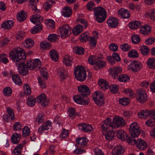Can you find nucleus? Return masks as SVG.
<instances>
[{
	"label": "nucleus",
	"mask_w": 155,
	"mask_h": 155,
	"mask_svg": "<svg viewBox=\"0 0 155 155\" xmlns=\"http://www.w3.org/2000/svg\"><path fill=\"white\" fill-rule=\"evenodd\" d=\"M140 32L144 35H147L150 34L151 31V27L148 25L142 26L140 29Z\"/></svg>",
	"instance_id": "obj_21"
},
{
	"label": "nucleus",
	"mask_w": 155,
	"mask_h": 155,
	"mask_svg": "<svg viewBox=\"0 0 155 155\" xmlns=\"http://www.w3.org/2000/svg\"><path fill=\"white\" fill-rule=\"evenodd\" d=\"M67 113L69 116H75L79 115V114L76 112L75 109L72 107H70L68 109Z\"/></svg>",
	"instance_id": "obj_41"
},
{
	"label": "nucleus",
	"mask_w": 155,
	"mask_h": 155,
	"mask_svg": "<svg viewBox=\"0 0 155 155\" xmlns=\"http://www.w3.org/2000/svg\"><path fill=\"white\" fill-rule=\"evenodd\" d=\"M120 48L123 51L127 52L131 49V46L128 44L124 43L120 45Z\"/></svg>",
	"instance_id": "obj_46"
},
{
	"label": "nucleus",
	"mask_w": 155,
	"mask_h": 155,
	"mask_svg": "<svg viewBox=\"0 0 155 155\" xmlns=\"http://www.w3.org/2000/svg\"><path fill=\"white\" fill-rule=\"evenodd\" d=\"M78 90L80 94L84 96L90 94V91L89 88L85 85H81L78 87Z\"/></svg>",
	"instance_id": "obj_15"
},
{
	"label": "nucleus",
	"mask_w": 155,
	"mask_h": 155,
	"mask_svg": "<svg viewBox=\"0 0 155 155\" xmlns=\"http://www.w3.org/2000/svg\"><path fill=\"white\" fill-rule=\"evenodd\" d=\"M116 134L117 138L120 140L124 141L126 139L127 135L124 130L119 129L117 131Z\"/></svg>",
	"instance_id": "obj_31"
},
{
	"label": "nucleus",
	"mask_w": 155,
	"mask_h": 155,
	"mask_svg": "<svg viewBox=\"0 0 155 155\" xmlns=\"http://www.w3.org/2000/svg\"><path fill=\"white\" fill-rule=\"evenodd\" d=\"M21 139V135L17 133H13L11 137V142L14 144H17L19 143Z\"/></svg>",
	"instance_id": "obj_28"
},
{
	"label": "nucleus",
	"mask_w": 155,
	"mask_h": 155,
	"mask_svg": "<svg viewBox=\"0 0 155 155\" xmlns=\"http://www.w3.org/2000/svg\"><path fill=\"white\" fill-rule=\"evenodd\" d=\"M138 115L140 116H148L151 115L155 116V110H142L138 113Z\"/></svg>",
	"instance_id": "obj_19"
},
{
	"label": "nucleus",
	"mask_w": 155,
	"mask_h": 155,
	"mask_svg": "<svg viewBox=\"0 0 155 155\" xmlns=\"http://www.w3.org/2000/svg\"><path fill=\"white\" fill-rule=\"evenodd\" d=\"M0 62L6 64L8 62V60L6 54H2L0 55Z\"/></svg>",
	"instance_id": "obj_60"
},
{
	"label": "nucleus",
	"mask_w": 155,
	"mask_h": 155,
	"mask_svg": "<svg viewBox=\"0 0 155 155\" xmlns=\"http://www.w3.org/2000/svg\"><path fill=\"white\" fill-rule=\"evenodd\" d=\"M108 25L112 28L116 27L118 24V21L115 17H110L107 21Z\"/></svg>",
	"instance_id": "obj_23"
},
{
	"label": "nucleus",
	"mask_w": 155,
	"mask_h": 155,
	"mask_svg": "<svg viewBox=\"0 0 155 155\" xmlns=\"http://www.w3.org/2000/svg\"><path fill=\"white\" fill-rule=\"evenodd\" d=\"M121 68L119 66L111 67L109 71L110 75L114 78H116L118 74L121 72Z\"/></svg>",
	"instance_id": "obj_16"
},
{
	"label": "nucleus",
	"mask_w": 155,
	"mask_h": 155,
	"mask_svg": "<svg viewBox=\"0 0 155 155\" xmlns=\"http://www.w3.org/2000/svg\"><path fill=\"white\" fill-rule=\"evenodd\" d=\"M36 102L40 103L42 106L45 107L49 103V100L47 98V96L44 94H40L36 98Z\"/></svg>",
	"instance_id": "obj_11"
},
{
	"label": "nucleus",
	"mask_w": 155,
	"mask_h": 155,
	"mask_svg": "<svg viewBox=\"0 0 155 155\" xmlns=\"http://www.w3.org/2000/svg\"><path fill=\"white\" fill-rule=\"evenodd\" d=\"M60 33L62 38H65L69 35L71 32V28L68 25H63L59 28Z\"/></svg>",
	"instance_id": "obj_9"
},
{
	"label": "nucleus",
	"mask_w": 155,
	"mask_h": 155,
	"mask_svg": "<svg viewBox=\"0 0 155 155\" xmlns=\"http://www.w3.org/2000/svg\"><path fill=\"white\" fill-rule=\"evenodd\" d=\"M124 151L123 147L120 145L117 146L112 153L113 155H122Z\"/></svg>",
	"instance_id": "obj_25"
},
{
	"label": "nucleus",
	"mask_w": 155,
	"mask_h": 155,
	"mask_svg": "<svg viewBox=\"0 0 155 155\" xmlns=\"http://www.w3.org/2000/svg\"><path fill=\"white\" fill-rule=\"evenodd\" d=\"M72 58L70 55H65L63 59V62L66 66H70L72 65Z\"/></svg>",
	"instance_id": "obj_30"
},
{
	"label": "nucleus",
	"mask_w": 155,
	"mask_h": 155,
	"mask_svg": "<svg viewBox=\"0 0 155 155\" xmlns=\"http://www.w3.org/2000/svg\"><path fill=\"white\" fill-rule=\"evenodd\" d=\"M27 16V14L25 11H21L18 12L17 15V19L19 21H22L26 19Z\"/></svg>",
	"instance_id": "obj_29"
},
{
	"label": "nucleus",
	"mask_w": 155,
	"mask_h": 155,
	"mask_svg": "<svg viewBox=\"0 0 155 155\" xmlns=\"http://www.w3.org/2000/svg\"><path fill=\"white\" fill-rule=\"evenodd\" d=\"M147 67L150 68H155V58L153 57L149 58L147 60Z\"/></svg>",
	"instance_id": "obj_37"
},
{
	"label": "nucleus",
	"mask_w": 155,
	"mask_h": 155,
	"mask_svg": "<svg viewBox=\"0 0 155 155\" xmlns=\"http://www.w3.org/2000/svg\"><path fill=\"white\" fill-rule=\"evenodd\" d=\"M73 52L78 54H82L84 52V48L81 47L75 46L73 48Z\"/></svg>",
	"instance_id": "obj_49"
},
{
	"label": "nucleus",
	"mask_w": 155,
	"mask_h": 155,
	"mask_svg": "<svg viewBox=\"0 0 155 155\" xmlns=\"http://www.w3.org/2000/svg\"><path fill=\"white\" fill-rule=\"evenodd\" d=\"M84 96L81 94L76 95L73 97V100L78 104L81 105L87 104L89 102V99L84 97Z\"/></svg>",
	"instance_id": "obj_8"
},
{
	"label": "nucleus",
	"mask_w": 155,
	"mask_h": 155,
	"mask_svg": "<svg viewBox=\"0 0 155 155\" xmlns=\"http://www.w3.org/2000/svg\"><path fill=\"white\" fill-rule=\"evenodd\" d=\"M142 64L139 61H134L128 66V69L134 72H136L140 70L142 68Z\"/></svg>",
	"instance_id": "obj_10"
},
{
	"label": "nucleus",
	"mask_w": 155,
	"mask_h": 155,
	"mask_svg": "<svg viewBox=\"0 0 155 155\" xmlns=\"http://www.w3.org/2000/svg\"><path fill=\"white\" fill-rule=\"evenodd\" d=\"M93 99L95 103L98 105H101L104 103V94L100 91H96L93 94Z\"/></svg>",
	"instance_id": "obj_5"
},
{
	"label": "nucleus",
	"mask_w": 155,
	"mask_h": 155,
	"mask_svg": "<svg viewBox=\"0 0 155 155\" xmlns=\"http://www.w3.org/2000/svg\"><path fill=\"white\" fill-rule=\"evenodd\" d=\"M13 25V22L12 20H8L2 24V27L4 29H8L11 28Z\"/></svg>",
	"instance_id": "obj_38"
},
{
	"label": "nucleus",
	"mask_w": 155,
	"mask_h": 155,
	"mask_svg": "<svg viewBox=\"0 0 155 155\" xmlns=\"http://www.w3.org/2000/svg\"><path fill=\"white\" fill-rule=\"evenodd\" d=\"M34 42L33 40L30 38L26 39L23 43V45L26 48H31L34 45Z\"/></svg>",
	"instance_id": "obj_35"
},
{
	"label": "nucleus",
	"mask_w": 155,
	"mask_h": 155,
	"mask_svg": "<svg viewBox=\"0 0 155 155\" xmlns=\"http://www.w3.org/2000/svg\"><path fill=\"white\" fill-rule=\"evenodd\" d=\"M147 144L141 138L137 140V147L138 149L141 150H144L147 148Z\"/></svg>",
	"instance_id": "obj_22"
},
{
	"label": "nucleus",
	"mask_w": 155,
	"mask_h": 155,
	"mask_svg": "<svg viewBox=\"0 0 155 155\" xmlns=\"http://www.w3.org/2000/svg\"><path fill=\"white\" fill-rule=\"evenodd\" d=\"M36 98H34L32 96H30L28 97L27 100V104L31 107L33 106L35 104Z\"/></svg>",
	"instance_id": "obj_43"
},
{
	"label": "nucleus",
	"mask_w": 155,
	"mask_h": 155,
	"mask_svg": "<svg viewBox=\"0 0 155 155\" xmlns=\"http://www.w3.org/2000/svg\"><path fill=\"white\" fill-rule=\"evenodd\" d=\"M10 74L12 77L13 82L19 86L22 85V81L18 74H14L12 71H10Z\"/></svg>",
	"instance_id": "obj_20"
},
{
	"label": "nucleus",
	"mask_w": 155,
	"mask_h": 155,
	"mask_svg": "<svg viewBox=\"0 0 155 155\" xmlns=\"http://www.w3.org/2000/svg\"><path fill=\"white\" fill-rule=\"evenodd\" d=\"M147 98V95L145 91L142 89L140 90L137 96V101L140 103H143L145 102Z\"/></svg>",
	"instance_id": "obj_13"
},
{
	"label": "nucleus",
	"mask_w": 155,
	"mask_h": 155,
	"mask_svg": "<svg viewBox=\"0 0 155 155\" xmlns=\"http://www.w3.org/2000/svg\"><path fill=\"white\" fill-rule=\"evenodd\" d=\"M141 25V23L137 21H133L130 22L129 24V28L131 29H136L139 28Z\"/></svg>",
	"instance_id": "obj_36"
},
{
	"label": "nucleus",
	"mask_w": 155,
	"mask_h": 155,
	"mask_svg": "<svg viewBox=\"0 0 155 155\" xmlns=\"http://www.w3.org/2000/svg\"><path fill=\"white\" fill-rule=\"evenodd\" d=\"M145 125L148 127H153L155 125V117H153L147 120Z\"/></svg>",
	"instance_id": "obj_52"
},
{
	"label": "nucleus",
	"mask_w": 155,
	"mask_h": 155,
	"mask_svg": "<svg viewBox=\"0 0 155 155\" xmlns=\"http://www.w3.org/2000/svg\"><path fill=\"white\" fill-rule=\"evenodd\" d=\"M28 67H26L24 63L21 62L18 67L19 73L22 75H25L28 73Z\"/></svg>",
	"instance_id": "obj_18"
},
{
	"label": "nucleus",
	"mask_w": 155,
	"mask_h": 155,
	"mask_svg": "<svg viewBox=\"0 0 155 155\" xmlns=\"http://www.w3.org/2000/svg\"><path fill=\"white\" fill-rule=\"evenodd\" d=\"M34 13L35 14L30 18L31 21L34 24L41 23L43 21V17L40 15V11L36 7H35L33 8Z\"/></svg>",
	"instance_id": "obj_4"
},
{
	"label": "nucleus",
	"mask_w": 155,
	"mask_h": 155,
	"mask_svg": "<svg viewBox=\"0 0 155 155\" xmlns=\"http://www.w3.org/2000/svg\"><path fill=\"white\" fill-rule=\"evenodd\" d=\"M113 123L117 127H124L126 124L125 120L121 117H114L113 119Z\"/></svg>",
	"instance_id": "obj_12"
},
{
	"label": "nucleus",
	"mask_w": 155,
	"mask_h": 155,
	"mask_svg": "<svg viewBox=\"0 0 155 155\" xmlns=\"http://www.w3.org/2000/svg\"><path fill=\"white\" fill-rule=\"evenodd\" d=\"M111 119L108 117L104 120L103 124L101 126V129L102 130L106 131L107 129L111 127L113 128L115 127L111 123Z\"/></svg>",
	"instance_id": "obj_14"
},
{
	"label": "nucleus",
	"mask_w": 155,
	"mask_h": 155,
	"mask_svg": "<svg viewBox=\"0 0 155 155\" xmlns=\"http://www.w3.org/2000/svg\"><path fill=\"white\" fill-rule=\"evenodd\" d=\"M106 65V63L103 60L97 61L95 65L94 66V68L96 70H97L103 68Z\"/></svg>",
	"instance_id": "obj_32"
},
{
	"label": "nucleus",
	"mask_w": 155,
	"mask_h": 155,
	"mask_svg": "<svg viewBox=\"0 0 155 155\" xmlns=\"http://www.w3.org/2000/svg\"><path fill=\"white\" fill-rule=\"evenodd\" d=\"M99 86L103 90H106L109 87V84L106 80L101 79L98 81Z\"/></svg>",
	"instance_id": "obj_27"
},
{
	"label": "nucleus",
	"mask_w": 155,
	"mask_h": 155,
	"mask_svg": "<svg viewBox=\"0 0 155 155\" xmlns=\"http://www.w3.org/2000/svg\"><path fill=\"white\" fill-rule=\"evenodd\" d=\"M46 23L47 28L50 29H52L55 27L54 21L52 19H49L47 20L46 21Z\"/></svg>",
	"instance_id": "obj_48"
},
{
	"label": "nucleus",
	"mask_w": 155,
	"mask_h": 155,
	"mask_svg": "<svg viewBox=\"0 0 155 155\" xmlns=\"http://www.w3.org/2000/svg\"><path fill=\"white\" fill-rule=\"evenodd\" d=\"M74 75L77 80L80 81H84L87 74L84 68L81 65L76 66L74 69Z\"/></svg>",
	"instance_id": "obj_2"
},
{
	"label": "nucleus",
	"mask_w": 155,
	"mask_h": 155,
	"mask_svg": "<svg viewBox=\"0 0 155 155\" xmlns=\"http://www.w3.org/2000/svg\"><path fill=\"white\" fill-rule=\"evenodd\" d=\"M54 4V2L53 0H50L46 2L43 5L44 9L46 10H48Z\"/></svg>",
	"instance_id": "obj_47"
},
{
	"label": "nucleus",
	"mask_w": 155,
	"mask_h": 155,
	"mask_svg": "<svg viewBox=\"0 0 155 155\" xmlns=\"http://www.w3.org/2000/svg\"><path fill=\"white\" fill-rule=\"evenodd\" d=\"M129 131L132 137H136L140 134L141 130L137 123L134 122L130 125Z\"/></svg>",
	"instance_id": "obj_7"
},
{
	"label": "nucleus",
	"mask_w": 155,
	"mask_h": 155,
	"mask_svg": "<svg viewBox=\"0 0 155 155\" xmlns=\"http://www.w3.org/2000/svg\"><path fill=\"white\" fill-rule=\"evenodd\" d=\"M40 72L43 78L46 79L48 78V73L46 68L41 67L40 69Z\"/></svg>",
	"instance_id": "obj_58"
},
{
	"label": "nucleus",
	"mask_w": 155,
	"mask_h": 155,
	"mask_svg": "<svg viewBox=\"0 0 155 155\" xmlns=\"http://www.w3.org/2000/svg\"><path fill=\"white\" fill-rule=\"evenodd\" d=\"M88 40L90 46L91 48H94L96 45L97 39L94 37H90Z\"/></svg>",
	"instance_id": "obj_51"
},
{
	"label": "nucleus",
	"mask_w": 155,
	"mask_h": 155,
	"mask_svg": "<svg viewBox=\"0 0 155 155\" xmlns=\"http://www.w3.org/2000/svg\"><path fill=\"white\" fill-rule=\"evenodd\" d=\"M117 80L120 82H126L130 80V78L126 75L122 74L119 76Z\"/></svg>",
	"instance_id": "obj_45"
},
{
	"label": "nucleus",
	"mask_w": 155,
	"mask_h": 155,
	"mask_svg": "<svg viewBox=\"0 0 155 155\" xmlns=\"http://www.w3.org/2000/svg\"><path fill=\"white\" fill-rule=\"evenodd\" d=\"M24 94L26 95H28L30 94L31 91L30 86L27 84H25L24 86Z\"/></svg>",
	"instance_id": "obj_59"
},
{
	"label": "nucleus",
	"mask_w": 155,
	"mask_h": 155,
	"mask_svg": "<svg viewBox=\"0 0 155 155\" xmlns=\"http://www.w3.org/2000/svg\"><path fill=\"white\" fill-rule=\"evenodd\" d=\"M48 38L49 41L52 42H54L58 40V36L56 34H52L49 35Z\"/></svg>",
	"instance_id": "obj_50"
},
{
	"label": "nucleus",
	"mask_w": 155,
	"mask_h": 155,
	"mask_svg": "<svg viewBox=\"0 0 155 155\" xmlns=\"http://www.w3.org/2000/svg\"><path fill=\"white\" fill-rule=\"evenodd\" d=\"M84 27L81 25H78L75 26L74 28L73 32V34L76 35H78L83 30Z\"/></svg>",
	"instance_id": "obj_34"
},
{
	"label": "nucleus",
	"mask_w": 155,
	"mask_h": 155,
	"mask_svg": "<svg viewBox=\"0 0 155 155\" xmlns=\"http://www.w3.org/2000/svg\"><path fill=\"white\" fill-rule=\"evenodd\" d=\"M24 147L23 144H18L14 149L13 153L14 155H20L22 148Z\"/></svg>",
	"instance_id": "obj_33"
},
{
	"label": "nucleus",
	"mask_w": 155,
	"mask_h": 155,
	"mask_svg": "<svg viewBox=\"0 0 155 155\" xmlns=\"http://www.w3.org/2000/svg\"><path fill=\"white\" fill-rule=\"evenodd\" d=\"M12 89L9 87H6L3 90V93L6 96H10L12 94Z\"/></svg>",
	"instance_id": "obj_61"
},
{
	"label": "nucleus",
	"mask_w": 155,
	"mask_h": 155,
	"mask_svg": "<svg viewBox=\"0 0 155 155\" xmlns=\"http://www.w3.org/2000/svg\"><path fill=\"white\" fill-rule=\"evenodd\" d=\"M94 14L96 20L99 23L104 22L107 17L106 11L101 7H97L95 9Z\"/></svg>",
	"instance_id": "obj_3"
},
{
	"label": "nucleus",
	"mask_w": 155,
	"mask_h": 155,
	"mask_svg": "<svg viewBox=\"0 0 155 155\" xmlns=\"http://www.w3.org/2000/svg\"><path fill=\"white\" fill-rule=\"evenodd\" d=\"M72 10L70 7H65L63 8L62 15L66 18L70 17L72 14Z\"/></svg>",
	"instance_id": "obj_26"
},
{
	"label": "nucleus",
	"mask_w": 155,
	"mask_h": 155,
	"mask_svg": "<svg viewBox=\"0 0 155 155\" xmlns=\"http://www.w3.org/2000/svg\"><path fill=\"white\" fill-rule=\"evenodd\" d=\"M118 16L124 19L128 18L130 16V11L127 9L122 8L118 10Z\"/></svg>",
	"instance_id": "obj_17"
},
{
	"label": "nucleus",
	"mask_w": 155,
	"mask_h": 155,
	"mask_svg": "<svg viewBox=\"0 0 155 155\" xmlns=\"http://www.w3.org/2000/svg\"><path fill=\"white\" fill-rule=\"evenodd\" d=\"M114 135V132L111 131H108L105 134V138L107 140L110 141L113 139Z\"/></svg>",
	"instance_id": "obj_55"
},
{
	"label": "nucleus",
	"mask_w": 155,
	"mask_h": 155,
	"mask_svg": "<svg viewBox=\"0 0 155 155\" xmlns=\"http://www.w3.org/2000/svg\"><path fill=\"white\" fill-rule=\"evenodd\" d=\"M68 134L69 131L68 130L63 129L60 135L59 138H60L61 140H63L68 136Z\"/></svg>",
	"instance_id": "obj_56"
},
{
	"label": "nucleus",
	"mask_w": 155,
	"mask_h": 155,
	"mask_svg": "<svg viewBox=\"0 0 155 155\" xmlns=\"http://www.w3.org/2000/svg\"><path fill=\"white\" fill-rule=\"evenodd\" d=\"M82 127L83 130L85 132L90 133L93 130V128L91 125L84 124L82 125Z\"/></svg>",
	"instance_id": "obj_39"
},
{
	"label": "nucleus",
	"mask_w": 155,
	"mask_h": 155,
	"mask_svg": "<svg viewBox=\"0 0 155 155\" xmlns=\"http://www.w3.org/2000/svg\"><path fill=\"white\" fill-rule=\"evenodd\" d=\"M128 8L132 10H136L137 11H139L140 9L141 6L139 5H135L133 3H130L128 5Z\"/></svg>",
	"instance_id": "obj_62"
},
{
	"label": "nucleus",
	"mask_w": 155,
	"mask_h": 155,
	"mask_svg": "<svg viewBox=\"0 0 155 155\" xmlns=\"http://www.w3.org/2000/svg\"><path fill=\"white\" fill-rule=\"evenodd\" d=\"M132 41L134 44L139 43L140 40L139 36L137 34H134L131 38Z\"/></svg>",
	"instance_id": "obj_64"
},
{
	"label": "nucleus",
	"mask_w": 155,
	"mask_h": 155,
	"mask_svg": "<svg viewBox=\"0 0 155 155\" xmlns=\"http://www.w3.org/2000/svg\"><path fill=\"white\" fill-rule=\"evenodd\" d=\"M97 58L95 55H90L88 58V61L89 63L91 65H95L97 61Z\"/></svg>",
	"instance_id": "obj_53"
},
{
	"label": "nucleus",
	"mask_w": 155,
	"mask_h": 155,
	"mask_svg": "<svg viewBox=\"0 0 155 155\" xmlns=\"http://www.w3.org/2000/svg\"><path fill=\"white\" fill-rule=\"evenodd\" d=\"M30 133V130L29 128L27 126L25 127L22 130V136L23 137H26L28 136Z\"/></svg>",
	"instance_id": "obj_54"
},
{
	"label": "nucleus",
	"mask_w": 155,
	"mask_h": 155,
	"mask_svg": "<svg viewBox=\"0 0 155 155\" xmlns=\"http://www.w3.org/2000/svg\"><path fill=\"white\" fill-rule=\"evenodd\" d=\"M49 54L52 60L54 61H57L59 58V55L56 50L52 49L49 52Z\"/></svg>",
	"instance_id": "obj_24"
},
{
	"label": "nucleus",
	"mask_w": 155,
	"mask_h": 155,
	"mask_svg": "<svg viewBox=\"0 0 155 155\" xmlns=\"http://www.w3.org/2000/svg\"><path fill=\"white\" fill-rule=\"evenodd\" d=\"M140 51L142 54L143 55H146L149 53L150 49L147 46L143 45L140 47Z\"/></svg>",
	"instance_id": "obj_57"
},
{
	"label": "nucleus",
	"mask_w": 155,
	"mask_h": 155,
	"mask_svg": "<svg viewBox=\"0 0 155 155\" xmlns=\"http://www.w3.org/2000/svg\"><path fill=\"white\" fill-rule=\"evenodd\" d=\"M88 32H85L82 33L80 36V41L82 42H85L88 39Z\"/></svg>",
	"instance_id": "obj_63"
},
{
	"label": "nucleus",
	"mask_w": 155,
	"mask_h": 155,
	"mask_svg": "<svg viewBox=\"0 0 155 155\" xmlns=\"http://www.w3.org/2000/svg\"><path fill=\"white\" fill-rule=\"evenodd\" d=\"M76 143L81 145L84 146L86 144L88 140L85 137L77 138L76 140Z\"/></svg>",
	"instance_id": "obj_40"
},
{
	"label": "nucleus",
	"mask_w": 155,
	"mask_h": 155,
	"mask_svg": "<svg viewBox=\"0 0 155 155\" xmlns=\"http://www.w3.org/2000/svg\"><path fill=\"white\" fill-rule=\"evenodd\" d=\"M9 58L17 64L18 62L24 59L25 57L22 49L17 48L11 51L9 53Z\"/></svg>",
	"instance_id": "obj_1"
},
{
	"label": "nucleus",
	"mask_w": 155,
	"mask_h": 155,
	"mask_svg": "<svg viewBox=\"0 0 155 155\" xmlns=\"http://www.w3.org/2000/svg\"><path fill=\"white\" fill-rule=\"evenodd\" d=\"M128 56L129 58H137L139 57V54L135 49H132L128 53Z\"/></svg>",
	"instance_id": "obj_44"
},
{
	"label": "nucleus",
	"mask_w": 155,
	"mask_h": 155,
	"mask_svg": "<svg viewBox=\"0 0 155 155\" xmlns=\"http://www.w3.org/2000/svg\"><path fill=\"white\" fill-rule=\"evenodd\" d=\"M26 64L28 68L30 70H37L40 68L41 62L40 60L38 59L32 60L29 59L27 61Z\"/></svg>",
	"instance_id": "obj_6"
},
{
	"label": "nucleus",
	"mask_w": 155,
	"mask_h": 155,
	"mask_svg": "<svg viewBox=\"0 0 155 155\" xmlns=\"http://www.w3.org/2000/svg\"><path fill=\"white\" fill-rule=\"evenodd\" d=\"M42 29V25H37L31 29V33L35 34L40 31Z\"/></svg>",
	"instance_id": "obj_42"
}]
</instances>
